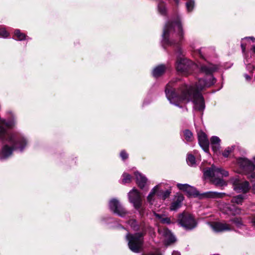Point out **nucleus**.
I'll return each mask as SVG.
<instances>
[{
  "label": "nucleus",
  "instance_id": "nucleus-1",
  "mask_svg": "<svg viewBox=\"0 0 255 255\" xmlns=\"http://www.w3.org/2000/svg\"><path fill=\"white\" fill-rule=\"evenodd\" d=\"M199 69L201 73L210 76L209 81H206L203 79H200L194 86L184 85L180 88L178 93L175 92L170 83L167 84L165 92L166 97L170 104L182 108V105L192 101L194 111L199 112L204 111L205 108V102L200 92L216 83V80L212 75L213 73L218 69V66L209 63L201 65Z\"/></svg>",
  "mask_w": 255,
  "mask_h": 255
},
{
  "label": "nucleus",
  "instance_id": "nucleus-2",
  "mask_svg": "<svg viewBox=\"0 0 255 255\" xmlns=\"http://www.w3.org/2000/svg\"><path fill=\"white\" fill-rule=\"evenodd\" d=\"M15 124L13 118L7 121L0 118V140L3 144L0 151V159H5L11 156L13 149L23 151L27 144L24 137L17 133L7 132V129L14 128Z\"/></svg>",
  "mask_w": 255,
  "mask_h": 255
},
{
  "label": "nucleus",
  "instance_id": "nucleus-3",
  "mask_svg": "<svg viewBox=\"0 0 255 255\" xmlns=\"http://www.w3.org/2000/svg\"><path fill=\"white\" fill-rule=\"evenodd\" d=\"M183 35L181 21L179 17H177L175 21L166 24L162 35V43L166 46L177 44L182 39Z\"/></svg>",
  "mask_w": 255,
  "mask_h": 255
},
{
  "label": "nucleus",
  "instance_id": "nucleus-4",
  "mask_svg": "<svg viewBox=\"0 0 255 255\" xmlns=\"http://www.w3.org/2000/svg\"><path fill=\"white\" fill-rule=\"evenodd\" d=\"M205 178H211L213 183L218 186H224L227 185L226 182L221 178L229 175L228 172L222 168H216L212 165L204 171Z\"/></svg>",
  "mask_w": 255,
  "mask_h": 255
},
{
  "label": "nucleus",
  "instance_id": "nucleus-5",
  "mask_svg": "<svg viewBox=\"0 0 255 255\" xmlns=\"http://www.w3.org/2000/svg\"><path fill=\"white\" fill-rule=\"evenodd\" d=\"M176 61L177 70L183 74L190 73L192 70L197 67V65L182 55V52L180 49L177 52Z\"/></svg>",
  "mask_w": 255,
  "mask_h": 255
},
{
  "label": "nucleus",
  "instance_id": "nucleus-6",
  "mask_svg": "<svg viewBox=\"0 0 255 255\" xmlns=\"http://www.w3.org/2000/svg\"><path fill=\"white\" fill-rule=\"evenodd\" d=\"M141 233H136L134 235L128 234L126 236L128 241V246L129 249L134 253H138L141 249L143 239Z\"/></svg>",
  "mask_w": 255,
  "mask_h": 255
},
{
  "label": "nucleus",
  "instance_id": "nucleus-7",
  "mask_svg": "<svg viewBox=\"0 0 255 255\" xmlns=\"http://www.w3.org/2000/svg\"><path fill=\"white\" fill-rule=\"evenodd\" d=\"M170 190H166L165 191H163L162 188V184H159L152 189L147 196V201L150 204H153L155 195H156L162 200H165L170 196Z\"/></svg>",
  "mask_w": 255,
  "mask_h": 255
},
{
  "label": "nucleus",
  "instance_id": "nucleus-8",
  "mask_svg": "<svg viewBox=\"0 0 255 255\" xmlns=\"http://www.w3.org/2000/svg\"><path fill=\"white\" fill-rule=\"evenodd\" d=\"M179 224L185 230H191L194 229L197 225L194 218L190 214L183 213L179 216Z\"/></svg>",
  "mask_w": 255,
  "mask_h": 255
},
{
  "label": "nucleus",
  "instance_id": "nucleus-9",
  "mask_svg": "<svg viewBox=\"0 0 255 255\" xmlns=\"http://www.w3.org/2000/svg\"><path fill=\"white\" fill-rule=\"evenodd\" d=\"M237 164L239 169L238 172L244 174L254 171L255 169V165L252 162L245 157H240L237 159Z\"/></svg>",
  "mask_w": 255,
  "mask_h": 255
},
{
  "label": "nucleus",
  "instance_id": "nucleus-10",
  "mask_svg": "<svg viewBox=\"0 0 255 255\" xmlns=\"http://www.w3.org/2000/svg\"><path fill=\"white\" fill-rule=\"evenodd\" d=\"M109 207L113 213L121 217H125L128 214V212L123 207L117 199H112L110 201Z\"/></svg>",
  "mask_w": 255,
  "mask_h": 255
},
{
  "label": "nucleus",
  "instance_id": "nucleus-11",
  "mask_svg": "<svg viewBox=\"0 0 255 255\" xmlns=\"http://www.w3.org/2000/svg\"><path fill=\"white\" fill-rule=\"evenodd\" d=\"M231 182L233 184L234 190L237 192L246 193L250 189L249 183L247 181H242L237 178H233L231 179Z\"/></svg>",
  "mask_w": 255,
  "mask_h": 255
},
{
  "label": "nucleus",
  "instance_id": "nucleus-12",
  "mask_svg": "<svg viewBox=\"0 0 255 255\" xmlns=\"http://www.w3.org/2000/svg\"><path fill=\"white\" fill-rule=\"evenodd\" d=\"M208 225L215 232L230 231L234 230L231 225L226 222H212L209 223Z\"/></svg>",
  "mask_w": 255,
  "mask_h": 255
},
{
  "label": "nucleus",
  "instance_id": "nucleus-13",
  "mask_svg": "<svg viewBox=\"0 0 255 255\" xmlns=\"http://www.w3.org/2000/svg\"><path fill=\"white\" fill-rule=\"evenodd\" d=\"M128 198L130 202L133 204L134 208L139 210L141 206V199L139 192L135 189H132L128 193Z\"/></svg>",
  "mask_w": 255,
  "mask_h": 255
},
{
  "label": "nucleus",
  "instance_id": "nucleus-14",
  "mask_svg": "<svg viewBox=\"0 0 255 255\" xmlns=\"http://www.w3.org/2000/svg\"><path fill=\"white\" fill-rule=\"evenodd\" d=\"M158 232L160 235L164 238V242L167 245H169L175 242L176 239L175 237L167 229L160 228L158 229Z\"/></svg>",
  "mask_w": 255,
  "mask_h": 255
},
{
  "label": "nucleus",
  "instance_id": "nucleus-15",
  "mask_svg": "<svg viewBox=\"0 0 255 255\" xmlns=\"http://www.w3.org/2000/svg\"><path fill=\"white\" fill-rule=\"evenodd\" d=\"M177 186L180 190L186 192L189 196L198 197L200 195L199 192L195 188L187 184L178 183Z\"/></svg>",
  "mask_w": 255,
  "mask_h": 255
},
{
  "label": "nucleus",
  "instance_id": "nucleus-16",
  "mask_svg": "<svg viewBox=\"0 0 255 255\" xmlns=\"http://www.w3.org/2000/svg\"><path fill=\"white\" fill-rule=\"evenodd\" d=\"M198 141L201 147L204 151H207L209 145V142L206 134L203 131H200L198 133Z\"/></svg>",
  "mask_w": 255,
  "mask_h": 255
},
{
  "label": "nucleus",
  "instance_id": "nucleus-17",
  "mask_svg": "<svg viewBox=\"0 0 255 255\" xmlns=\"http://www.w3.org/2000/svg\"><path fill=\"white\" fill-rule=\"evenodd\" d=\"M225 195L224 193L209 191L200 194V198H222Z\"/></svg>",
  "mask_w": 255,
  "mask_h": 255
},
{
  "label": "nucleus",
  "instance_id": "nucleus-18",
  "mask_svg": "<svg viewBox=\"0 0 255 255\" xmlns=\"http://www.w3.org/2000/svg\"><path fill=\"white\" fill-rule=\"evenodd\" d=\"M184 200V197L181 194H177L175 197L173 202L171 204L170 209L171 211H176L179 209L182 205V203Z\"/></svg>",
  "mask_w": 255,
  "mask_h": 255
},
{
  "label": "nucleus",
  "instance_id": "nucleus-19",
  "mask_svg": "<svg viewBox=\"0 0 255 255\" xmlns=\"http://www.w3.org/2000/svg\"><path fill=\"white\" fill-rule=\"evenodd\" d=\"M134 174L135 177L136 183L138 184V185L141 188H143L147 181L146 178L138 171L134 172Z\"/></svg>",
  "mask_w": 255,
  "mask_h": 255
},
{
  "label": "nucleus",
  "instance_id": "nucleus-20",
  "mask_svg": "<svg viewBox=\"0 0 255 255\" xmlns=\"http://www.w3.org/2000/svg\"><path fill=\"white\" fill-rule=\"evenodd\" d=\"M210 141L213 150L214 152H217L220 147L221 140L219 137L213 136L211 138Z\"/></svg>",
  "mask_w": 255,
  "mask_h": 255
},
{
  "label": "nucleus",
  "instance_id": "nucleus-21",
  "mask_svg": "<svg viewBox=\"0 0 255 255\" xmlns=\"http://www.w3.org/2000/svg\"><path fill=\"white\" fill-rule=\"evenodd\" d=\"M165 67L164 65H160L155 67L152 71L153 76L157 78L161 76L165 72Z\"/></svg>",
  "mask_w": 255,
  "mask_h": 255
},
{
  "label": "nucleus",
  "instance_id": "nucleus-22",
  "mask_svg": "<svg viewBox=\"0 0 255 255\" xmlns=\"http://www.w3.org/2000/svg\"><path fill=\"white\" fill-rule=\"evenodd\" d=\"M246 195H238L234 196L232 199L231 202L238 205H242L244 200L247 198Z\"/></svg>",
  "mask_w": 255,
  "mask_h": 255
},
{
  "label": "nucleus",
  "instance_id": "nucleus-23",
  "mask_svg": "<svg viewBox=\"0 0 255 255\" xmlns=\"http://www.w3.org/2000/svg\"><path fill=\"white\" fill-rule=\"evenodd\" d=\"M223 206H224L225 208L227 209V210H225V212H226L227 213H228V211H230L231 214L236 215L240 214L241 213V209L240 208H234V209H232L228 204H224Z\"/></svg>",
  "mask_w": 255,
  "mask_h": 255
},
{
  "label": "nucleus",
  "instance_id": "nucleus-24",
  "mask_svg": "<svg viewBox=\"0 0 255 255\" xmlns=\"http://www.w3.org/2000/svg\"><path fill=\"white\" fill-rule=\"evenodd\" d=\"M14 35L15 39L17 40H23L26 38V35L23 33H22L19 29H16L14 32Z\"/></svg>",
  "mask_w": 255,
  "mask_h": 255
},
{
  "label": "nucleus",
  "instance_id": "nucleus-25",
  "mask_svg": "<svg viewBox=\"0 0 255 255\" xmlns=\"http://www.w3.org/2000/svg\"><path fill=\"white\" fill-rule=\"evenodd\" d=\"M128 224L130 225V227L134 230H142L143 232L144 231V228L142 225H138L136 224V221L135 220H131L129 221Z\"/></svg>",
  "mask_w": 255,
  "mask_h": 255
},
{
  "label": "nucleus",
  "instance_id": "nucleus-26",
  "mask_svg": "<svg viewBox=\"0 0 255 255\" xmlns=\"http://www.w3.org/2000/svg\"><path fill=\"white\" fill-rule=\"evenodd\" d=\"M186 160H187V164L189 166H193L195 165V164H196L195 158L193 155H192L191 154H188L187 155V157Z\"/></svg>",
  "mask_w": 255,
  "mask_h": 255
},
{
  "label": "nucleus",
  "instance_id": "nucleus-27",
  "mask_svg": "<svg viewBox=\"0 0 255 255\" xmlns=\"http://www.w3.org/2000/svg\"><path fill=\"white\" fill-rule=\"evenodd\" d=\"M184 136L185 139L187 141H191L193 139V134L191 131L189 130L186 129L184 131Z\"/></svg>",
  "mask_w": 255,
  "mask_h": 255
},
{
  "label": "nucleus",
  "instance_id": "nucleus-28",
  "mask_svg": "<svg viewBox=\"0 0 255 255\" xmlns=\"http://www.w3.org/2000/svg\"><path fill=\"white\" fill-rule=\"evenodd\" d=\"M122 183L124 184L130 183L131 181L132 177L130 175L127 173H124L123 175Z\"/></svg>",
  "mask_w": 255,
  "mask_h": 255
},
{
  "label": "nucleus",
  "instance_id": "nucleus-29",
  "mask_svg": "<svg viewBox=\"0 0 255 255\" xmlns=\"http://www.w3.org/2000/svg\"><path fill=\"white\" fill-rule=\"evenodd\" d=\"M158 10L159 12L162 15H164L166 13V8L163 3H159L158 4Z\"/></svg>",
  "mask_w": 255,
  "mask_h": 255
},
{
  "label": "nucleus",
  "instance_id": "nucleus-30",
  "mask_svg": "<svg viewBox=\"0 0 255 255\" xmlns=\"http://www.w3.org/2000/svg\"><path fill=\"white\" fill-rule=\"evenodd\" d=\"M234 147H227L225 150L223 152V155L225 157H228L230 154L233 151Z\"/></svg>",
  "mask_w": 255,
  "mask_h": 255
},
{
  "label": "nucleus",
  "instance_id": "nucleus-31",
  "mask_svg": "<svg viewBox=\"0 0 255 255\" xmlns=\"http://www.w3.org/2000/svg\"><path fill=\"white\" fill-rule=\"evenodd\" d=\"M195 5V1L193 0H190L186 3V8L188 11L193 10Z\"/></svg>",
  "mask_w": 255,
  "mask_h": 255
},
{
  "label": "nucleus",
  "instance_id": "nucleus-32",
  "mask_svg": "<svg viewBox=\"0 0 255 255\" xmlns=\"http://www.w3.org/2000/svg\"><path fill=\"white\" fill-rule=\"evenodd\" d=\"M9 36V33L4 27H0V37L6 38Z\"/></svg>",
  "mask_w": 255,
  "mask_h": 255
},
{
  "label": "nucleus",
  "instance_id": "nucleus-33",
  "mask_svg": "<svg viewBox=\"0 0 255 255\" xmlns=\"http://www.w3.org/2000/svg\"><path fill=\"white\" fill-rule=\"evenodd\" d=\"M154 216H155V217L160 220L162 223H168L169 224L170 223V220L168 219V218H162V216L159 215V214H156L155 213H154Z\"/></svg>",
  "mask_w": 255,
  "mask_h": 255
},
{
  "label": "nucleus",
  "instance_id": "nucleus-34",
  "mask_svg": "<svg viewBox=\"0 0 255 255\" xmlns=\"http://www.w3.org/2000/svg\"><path fill=\"white\" fill-rule=\"evenodd\" d=\"M238 227H240L243 225V222L240 218H236L231 220Z\"/></svg>",
  "mask_w": 255,
  "mask_h": 255
},
{
  "label": "nucleus",
  "instance_id": "nucleus-35",
  "mask_svg": "<svg viewBox=\"0 0 255 255\" xmlns=\"http://www.w3.org/2000/svg\"><path fill=\"white\" fill-rule=\"evenodd\" d=\"M120 156L123 160L127 159L128 158V154L124 150L121 152Z\"/></svg>",
  "mask_w": 255,
  "mask_h": 255
},
{
  "label": "nucleus",
  "instance_id": "nucleus-36",
  "mask_svg": "<svg viewBox=\"0 0 255 255\" xmlns=\"http://www.w3.org/2000/svg\"><path fill=\"white\" fill-rule=\"evenodd\" d=\"M247 174H248V178L251 180H255V172H253V171L252 172H249Z\"/></svg>",
  "mask_w": 255,
  "mask_h": 255
},
{
  "label": "nucleus",
  "instance_id": "nucleus-37",
  "mask_svg": "<svg viewBox=\"0 0 255 255\" xmlns=\"http://www.w3.org/2000/svg\"><path fill=\"white\" fill-rule=\"evenodd\" d=\"M247 69L248 70H253L254 69V66L251 64H249L247 66Z\"/></svg>",
  "mask_w": 255,
  "mask_h": 255
},
{
  "label": "nucleus",
  "instance_id": "nucleus-38",
  "mask_svg": "<svg viewBox=\"0 0 255 255\" xmlns=\"http://www.w3.org/2000/svg\"><path fill=\"white\" fill-rule=\"evenodd\" d=\"M245 77L246 80L248 81H250L251 79V77L248 75L247 74H245Z\"/></svg>",
  "mask_w": 255,
  "mask_h": 255
},
{
  "label": "nucleus",
  "instance_id": "nucleus-39",
  "mask_svg": "<svg viewBox=\"0 0 255 255\" xmlns=\"http://www.w3.org/2000/svg\"><path fill=\"white\" fill-rule=\"evenodd\" d=\"M251 39L253 40V42H255V38L253 37H246L244 39L245 40H248V39Z\"/></svg>",
  "mask_w": 255,
  "mask_h": 255
},
{
  "label": "nucleus",
  "instance_id": "nucleus-40",
  "mask_svg": "<svg viewBox=\"0 0 255 255\" xmlns=\"http://www.w3.org/2000/svg\"><path fill=\"white\" fill-rule=\"evenodd\" d=\"M241 47H242V49L243 51L244 52L245 51V49H246L245 45L243 43H242L241 44Z\"/></svg>",
  "mask_w": 255,
  "mask_h": 255
},
{
  "label": "nucleus",
  "instance_id": "nucleus-41",
  "mask_svg": "<svg viewBox=\"0 0 255 255\" xmlns=\"http://www.w3.org/2000/svg\"><path fill=\"white\" fill-rule=\"evenodd\" d=\"M172 255H180V254L177 252H173Z\"/></svg>",
  "mask_w": 255,
  "mask_h": 255
},
{
  "label": "nucleus",
  "instance_id": "nucleus-42",
  "mask_svg": "<svg viewBox=\"0 0 255 255\" xmlns=\"http://www.w3.org/2000/svg\"><path fill=\"white\" fill-rule=\"evenodd\" d=\"M252 190L253 193L255 194V183L253 185Z\"/></svg>",
  "mask_w": 255,
  "mask_h": 255
},
{
  "label": "nucleus",
  "instance_id": "nucleus-43",
  "mask_svg": "<svg viewBox=\"0 0 255 255\" xmlns=\"http://www.w3.org/2000/svg\"><path fill=\"white\" fill-rule=\"evenodd\" d=\"M252 223L254 226H255V217L252 220Z\"/></svg>",
  "mask_w": 255,
  "mask_h": 255
},
{
  "label": "nucleus",
  "instance_id": "nucleus-44",
  "mask_svg": "<svg viewBox=\"0 0 255 255\" xmlns=\"http://www.w3.org/2000/svg\"><path fill=\"white\" fill-rule=\"evenodd\" d=\"M252 49L253 52L255 53V46L253 47Z\"/></svg>",
  "mask_w": 255,
  "mask_h": 255
},
{
  "label": "nucleus",
  "instance_id": "nucleus-45",
  "mask_svg": "<svg viewBox=\"0 0 255 255\" xmlns=\"http://www.w3.org/2000/svg\"><path fill=\"white\" fill-rule=\"evenodd\" d=\"M179 0H174L175 2L177 3V4H178L179 2Z\"/></svg>",
  "mask_w": 255,
  "mask_h": 255
},
{
  "label": "nucleus",
  "instance_id": "nucleus-46",
  "mask_svg": "<svg viewBox=\"0 0 255 255\" xmlns=\"http://www.w3.org/2000/svg\"><path fill=\"white\" fill-rule=\"evenodd\" d=\"M254 161L255 162V156L253 158Z\"/></svg>",
  "mask_w": 255,
  "mask_h": 255
},
{
  "label": "nucleus",
  "instance_id": "nucleus-47",
  "mask_svg": "<svg viewBox=\"0 0 255 255\" xmlns=\"http://www.w3.org/2000/svg\"><path fill=\"white\" fill-rule=\"evenodd\" d=\"M139 213H140V214H142V213H141V211L139 210Z\"/></svg>",
  "mask_w": 255,
  "mask_h": 255
}]
</instances>
